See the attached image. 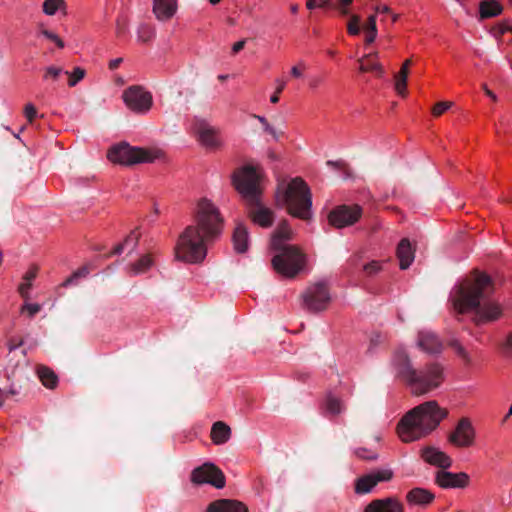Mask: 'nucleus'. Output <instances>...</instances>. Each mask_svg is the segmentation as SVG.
<instances>
[{
	"instance_id": "39",
	"label": "nucleus",
	"mask_w": 512,
	"mask_h": 512,
	"mask_svg": "<svg viewBox=\"0 0 512 512\" xmlns=\"http://www.w3.org/2000/svg\"><path fill=\"white\" fill-rule=\"evenodd\" d=\"M65 74L69 76L68 85L74 87L84 78L85 70L81 67H76L72 72L65 71Z\"/></svg>"
},
{
	"instance_id": "13",
	"label": "nucleus",
	"mask_w": 512,
	"mask_h": 512,
	"mask_svg": "<svg viewBox=\"0 0 512 512\" xmlns=\"http://www.w3.org/2000/svg\"><path fill=\"white\" fill-rule=\"evenodd\" d=\"M362 215V209L358 205H342L333 209L328 215L329 223L336 228H344L356 223Z\"/></svg>"
},
{
	"instance_id": "5",
	"label": "nucleus",
	"mask_w": 512,
	"mask_h": 512,
	"mask_svg": "<svg viewBox=\"0 0 512 512\" xmlns=\"http://www.w3.org/2000/svg\"><path fill=\"white\" fill-rule=\"evenodd\" d=\"M210 238L197 229L196 226H188L179 235L175 246V257L187 263H199L207 254V241Z\"/></svg>"
},
{
	"instance_id": "38",
	"label": "nucleus",
	"mask_w": 512,
	"mask_h": 512,
	"mask_svg": "<svg viewBox=\"0 0 512 512\" xmlns=\"http://www.w3.org/2000/svg\"><path fill=\"white\" fill-rule=\"evenodd\" d=\"M451 346L454 349L455 353L461 358L465 365H470L472 363L471 355L466 351V349L458 342H451Z\"/></svg>"
},
{
	"instance_id": "27",
	"label": "nucleus",
	"mask_w": 512,
	"mask_h": 512,
	"mask_svg": "<svg viewBox=\"0 0 512 512\" xmlns=\"http://www.w3.org/2000/svg\"><path fill=\"white\" fill-rule=\"evenodd\" d=\"M232 240L235 251L238 253H245L248 250L250 243L248 228L242 223L237 224Z\"/></svg>"
},
{
	"instance_id": "3",
	"label": "nucleus",
	"mask_w": 512,
	"mask_h": 512,
	"mask_svg": "<svg viewBox=\"0 0 512 512\" xmlns=\"http://www.w3.org/2000/svg\"><path fill=\"white\" fill-rule=\"evenodd\" d=\"M394 368L410 387L411 393L421 396L439 388L445 380L444 367L441 363L435 362L427 365L424 369H414L405 351H397L393 358Z\"/></svg>"
},
{
	"instance_id": "1",
	"label": "nucleus",
	"mask_w": 512,
	"mask_h": 512,
	"mask_svg": "<svg viewBox=\"0 0 512 512\" xmlns=\"http://www.w3.org/2000/svg\"><path fill=\"white\" fill-rule=\"evenodd\" d=\"M491 292V278L485 273H475L454 289V308L459 313L472 312L478 324L494 321L500 317L502 308L499 303L488 300Z\"/></svg>"
},
{
	"instance_id": "53",
	"label": "nucleus",
	"mask_w": 512,
	"mask_h": 512,
	"mask_svg": "<svg viewBox=\"0 0 512 512\" xmlns=\"http://www.w3.org/2000/svg\"><path fill=\"white\" fill-rule=\"evenodd\" d=\"M323 79L319 76H313L311 77L310 81H309V87L311 89H316L321 83H322Z\"/></svg>"
},
{
	"instance_id": "54",
	"label": "nucleus",
	"mask_w": 512,
	"mask_h": 512,
	"mask_svg": "<svg viewBox=\"0 0 512 512\" xmlns=\"http://www.w3.org/2000/svg\"><path fill=\"white\" fill-rule=\"evenodd\" d=\"M360 71L361 72H366V71H369V70H379L381 71L382 68H381V65L380 64H373L371 66H365L364 64H360V67H359Z\"/></svg>"
},
{
	"instance_id": "19",
	"label": "nucleus",
	"mask_w": 512,
	"mask_h": 512,
	"mask_svg": "<svg viewBox=\"0 0 512 512\" xmlns=\"http://www.w3.org/2000/svg\"><path fill=\"white\" fill-rule=\"evenodd\" d=\"M421 458L429 465L441 468L442 470L448 469L452 466L451 457L437 447H424L421 449Z\"/></svg>"
},
{
	"instance_id": "45",
	"label": "nucleus",
	"mask_w": 512,
	"mask_h": 512,
	"mask_svg": "<svg viewBox=\"0 0 512 512\" xmlns=\"http://www.w3.org/2000/svg\"><path fill=\"white\" fill-rule=\"evenodd\" d=\"M331 0H307L306 8L310 11L319 8H326L330 5Z\"/></svg>"
},
{
	"instance_id": "25",
	"label": "nucleus",
	"mask_w": 512,
	"mask_h": 512,
	"mask_svg": "<svg viewBox=\"0 0 512 512\" xmlns=\"http://www.w3.org/2000/svg\"><path fill=\"white\" fill-rule=\"evenodd\" d=\"M293 237V231L289 227V225L286 222H282L279 224V226L275 229V231L272 234L271 238V248L272 250L279 249L285 246L290 245L288 243L289 240H291Z\"/></svg>"
},
{
	"instance_id": "50",
	"label": "nucleus",
	"mask_w": 512,
	"mask_h": 512,
	"mask_svg": "<svg viewBox=\"0 0 512 512\" xmlns=\"http://www.w3.org/2000/svg\"><path fill=\"white\" fill-rule=\"evenodd\" d=\"M24 115L27 120L31 123L37 116V111L32 103H28L24 107Z\"/></svg>"
},
{
	"instance_id": "59",
	"label": "nucleus",
	"mask_w": 512,
	"mask_h": 512,
	"mask_svg": "<svg viewBox=\"0 0 512 512\" xmlns=\"http://www.w3.org/2000/svg\"><path fill=\"white\" fill-rule=\"evenodd\" d=\"M35 276H36L35 271L34 270H29L28 272H26V274H25L23 279H25V281L33 282V280L35 279Z\"/></svg>"
},
{
	"instance_id": "28",
	"label": "nucleus",
	"mask_w": 512,
	"mask_h": 512,
	"mask_svg": "<svg viewBox=\"0 0 512 512\" xmlns=\"http://www.w3.org/2000/svg\"><path fill=\"white\" fill-rule=\"evenodd\" d=\"M231 438V428L222 421H217L211 428V440L215 445H222Z\"/></svg>"
},
{
	"instance_id": "35",
	"label": "nucleus",
	"mask_w": 512,
	"mask_h": 512,
	"mask_svg": "<svg viewBox=\"0 0 512 512\" xmlns=\"http://www.w3.org/2000/svg\"><path fill=\"white\" fill-rule=\"evenodd\" d=\"M138 243V234L135 232H131L123 241V243L117 245L115 247L114 252L117 254H121L125 250L131 252L133 251Z\"/></svg>"
},
{
	"instance_id": "10",
	"label": "nucleus",
	"mask_w": 512,
	"mask_h": 512,
	"mask_svg": "<svg viewBox=\"0 0 512 512\" xmlns=\"http://www.w3.org/2000/svg\"><path fill=\"white\" fill-rule=\"evenodd\" d=\"M122 99L128 109L138 114L147 113L153 104L152 94L141 86L127 88Z\"/></svg>"
},
{
	"instance_id": "29",
	"label": "nucleus",
	"mask_w": 512,
	"mask_h": 512,
	"mask_svg": "<svg viewBox=\"0 0 512 512\" xmlns=\"http://www.w3.org/2000/svg\"><path fill=\"white\" fill-rule=\"evenodd\" d=\"M153 262L152 256L145 254L127 266V273L131 276L146 273L153 265Z\"/></svg>"
},
{
	"instance_id": "44",
	"label": "nucleus",
	"mask_w": 512,
	"mask_h": 512,
	"mask_svg": "<svg viewBox=\"0 0 512 512\" xmlns=\"http://www.w3.org/2000/svg\"><path fill=\"white\" fill-rule=\"evenodd\" d=\"M452 106L453 102L450 101L438 102L434 105L432 113L434 116H440L442 113L450 109Z\"/></svg>"
},
{
	"instance_id": "14",
	"label": "nucleus",
	"mask_w": 512,
	"mask_h": 512,
	"mask_svg": "<svg viewBox=\"0 0 512 512\" xmlns=\"http://www.w3.org/2000/svg\"><path fill=\"white\" fill-rule=\"evenodd\" d=\"M304 302L309 310H324L330 302V295L327 283L324 281L317 282L310 286L304 293Z\"/></svg>"
},
{
	"instance_id": "49",
	"label": "nucleus",
	"mask_w": 512,
	"mask_h": 512,
	"mask_svg": "<svg viewBox=\"0 0 512 512\" xmlns=\"http://www.w3.org/2000/svg\"><path fill=\"white\" fill-rule=\"evenodd\" d=\"M88 270L87 268L83 267L76 272H74L65 282L64 285H71L75 283L79 278H83L87 276Z\"/></svg>"
},
{
	"instance_id": "57",
	"label": "nucleus",
	"mask_w": 512,
	"mask_h": 512,
	"mask_svg": "<svg viewBox=\"0 0 512 512\" xmlns=\"http://www.w3.org/2000/svg\"><path fill=\"white\" fill-rule=\"evenodd\" d=\"M409 66H410V60H406L402 66H401V69L400 71L398 72L399 74L401 75H405L408 77V73H409Z\"/></svg>"
},
{
	"instance_id": "47",
	"label": "nucleus",
	"mask_w": 512,
	"mask_h": 512,
	"mask_svg": "<svg viewBox=\"0 0 512 512\" xmlns=\"http://www.w3.org/2000/svg\"><path fill=\"white\" fill-rule=\"evenodd\" d=\"M354 453L357 457L362 458V459L376 460L378 458V455L375 452L370 451L365 448L355 449Z\"/></svg>"
},
{
	"instance_id": "4",
	"label": "nucleus",
	"mask_w": 512,
	"mask_h": 512,
	"mask_svg": "<svg viewBox=\"0 0 512 512\" xmlns=\"http://www.w3.org/2000/svg\"><path fill=\"white\" fill-rule=\"evenodd\" d=\"M276 200L293 217L309 220L312 217V194L307 183L300 177L283 181L278 185Z\"/></svg>"
},
{
	"instance_id": "41",
	"label": "nucleus",
	"mask_w": 512,
	"mask_h": 512,
	"mask_svg": "<svg viewBox=\"0 0 512 512\" xmlns=\"http://www.w3.org/2000/svg\"><path fill=\"white\" fill-rule=\"evenodd\" d=\"M363 270L368 276L376 275L382 270V263L377 260H372L363 266Z\"/></svg>"
},
{
	"instance_id": "12",
	"label": "nucleus",
	"mask_w": 512,
	"mask_h": 512,
	"mask_svg": "<svg viewBox=\"0 0 512 512\" xmlns=\"http://www.w3.org/2000/svg\"><path fill=\"white\" fill-rule=\"evenodd\" d=\"M191 482L196 485L209 484L217 489H222L226 485V478L218 467L208 462L193 469Z\"/></svg>"
},
{
	"instance_id": "8",
	"label": "nucleus",
	"mask_w": 512,
	"mask_h": 512,
	"mask_svg": "<svg viewBox=\"0 0 512 512\" xmlns=\"http://www.w3.org/2000/svg\"><path fill=\"white\" fill-rule=\"evenodd\" d=\"M272 258L274 270L283 277L293 278L306 266L307 258L295 245L275 249Z\"/></svg>"
},
{
	"instance_id": "2",
	"label": "nucleus",
	"mask_w": 512,
	"mask_h": 512,
	"mask_svg": "<svg viewBox=\"0 0 512 512\" xmlns=\"http://www.w3.org/2000/svg\"><path fill=\"white\" fill-rule=\"evenodd\" d=\"M448 415L437 401L430 400L409 410L397 425L402 442L418 441L433 432Z\"/></svg>"
},
{
	"instance_id": "36",
	"label": "nucleus",
	"mask_w": 512,
	"mask_h": 512,
	"mask_svg": "<svg viewBox=\"0 0 512 512\" xmlns=\"http://www.w3.org/2000/svg\"><path fill=\"white\" fill-rule=\"evenodd\" d=\"M361 17L357 14H352L347 23V32L351 36L359 35L361 31L360 27Z\"/></svg>"
},
{
	"instance_id": "26",
	"label": "nucleus",
	"mask_w": 512,
	"mask_h": 512,
	"mask_svg": "<svg viewBox=\"0 0 512 512\" xmlns=\"http://www.w3.org/2000/svg\"><path fill=\"white\" fill-rule=\"evenodd\" d=\"M397 257L402 270L407 269L413 263L415 250L408 239H402L397 247Z\"/></svg>"
},
{
	"instance_id": "32",
	"label": "nucleus",
	"mask_w": 512,
	"mask_h": 512,
	"mask_svg": "<svg viewBox=\"0 0 512 512\" xmlns=\"http://www.w3.org/2000/svg\"><path fill=\"white\" fill-rule=\"evenodd\" d=\"M501 12L502 6L495 0L483 1L480 4V15L482 18L495 17Z\"/></svg>"
},
{
	"instance_id": "42",
	"label": "nucleus",
	"mask_w": 512,
	"mask_h": 512,
	"mask_svg": "<svg viewBox=\"0 0 512 512\" xmlns=\"http://www.w3.org/2000/svg\"><path fill=\"white\" fill-rule=\"evenodd\" d=\"M255 118L262 124L263 126V130L270 134L274 140H278L279 139V135L276 131V129L269 124V122L267 121V119L264 117V116H260V115H255Z\"/></svg>"
},
{
	"instance_id": "56",
	"label": "nucleus",
	"mask_w": 512,
	"mask_h": 512,
	"mask_svg": "<svg viewBox=\"0 0 512 512\" xmlns=\"http://www.w3.org/2000/svg\"><path fill=\"white\" fill-rule=\"evenodd\" d=\"M244 46H245L244 40L237 41L232 46V52L236 54V53L240 52L244 48Z\"/></svg>"
},
{
	"instance_id": "22",
	"label": "nucleus",
	"mask_w": 512,
	"mask_h": 512,
	"mask_svg": "<svg viewBox=\"0 0 512 512\" xmlns=\"http://www.w3.org/2000/svg\"><path fill=\"white\" fill-rule=\"evenodd\" d=\"M403 505L396 497H387L372 501L364 512H402Z\"/></svg>"
},
{
	"instance_id": "43",
	"label": "nucleus",
	"mask_w": 512,
	"mask_h": 512,
	"mask_svg": "<svg viewBox=\"0 0 512 512\" xmlns=\"http://www.w3.org/2000/svg\"><path fill=\"white\" fill-rule=\"evenodd\" d=\"M65 71L61 67L49 66L45 69L44 79L57 80Z\"/></svg>"
},
{
	"instance_id": "6",
	"label": "nucleus",
	"mask_w": 512,
	"mask_h": 512,
	"mask_svg": "<svg viewBox=\"0 0 512 512\" xmlns=\"http://www.w3.org/2000/svg\"><path fill=\"white\" fill-rule=\"evenodd\" d=\"M160 149L133 147L126 142L114 145L107 153L110 162L131 166L141 163H152L163 157Z\"/></svg>"
},
{
	"instance_id": "18",
	"label": "nucleus",
	"mask_w": 512,
	"mask_h": 512,
	"mask_svg": "<svg viewBox=\"0 0 512 512\" xmlns=\"http://www.w3.org/2000/svg\"><path fill=\"white\" fill-rule=\"evenodd\" d=\"M435 482L444 489L465 488L469 484V476L465 472L452 473L444 469L436 472Z\"/></svg>"
},
{
	"instance_id": "30",
	"label": "nucleus",
	"mask_w": 512,
	"mask_h": 512,
	"mask_svg": "<svg viewBox=\"0 0 512 512\" xmlns=\"http://www.w3.org/2000/svg\"><path fill=\"white\" fill-rule=\"evenodd\" d=\"M324 409L327 414L339 415L345 411L346 406L344 402L334 395H328L324 403Z\"/></svg>"
},
{
	"instance_id": "62",
	"label": "nucleus",
	"mask_w": 512,
	"mask_h": 512,
	"mask_svg": "<svg viewBox=\"0 0 512 512\" xmlns=\"http://www.w3.org/2000/svg\"><path fill=\"white\" fill-rule=\"evenodd\" d=\"M121 62H122V59H121V58H116V59H113V60H111V61H110L109 66H110V68H111V69H114V68H116V67H117Z\"/></svg>"
},
{
	"instance_id": "63",
	"label": "nucleus",
	"mask_w": 512,
	"mask_h": 512,
	"mask_svg": "<svg viewBox=\"0 0 512 512\" xmlns=\"http://www.w3.org/2000/svg\"><path fill=\"white\" fill-rule=\"evenodd\" d=\"M279 93L275 92L273 95H271L270 97V102L273 103V104H276L279 102Z\"/></svg>"
},
{
	"instance_id": "40",
	"label": "nucleus",
	"mask_w": 512,
	"mask_h": 512,
	"mask_svg": "<svg viewBox=\"0 0 512 512\" xmlns=\"http://www.w3.org/2000/svg\"><path fill=\"white\" fill-rule=\"evenodd\" d=\"M407 78V76L401 75L399 73L395 75L394 88L395 91L401 96L406 94Z\"/></svg>"
},
{
	"instance_id": "58",
	"label": "nucleus",
	"mask_w": 512,
	"mask_h": 512,
	"mask_svg": "<svg viewBox=\"0 0 512 512\" xmlns=\"http://www.w3.org/2000/svg\"><path fill=\"white\" fill-rule=\"evenodd\" d=\"M275 84H276L275 92H277V93H281L286 86V82L282 79H276Z\"/></svg>"
},
{
	"instance_id": "33",
	"label": "nucleus",
	"mask_w": 512,
	"mask_h": 512,
	"mask_svg": "<svg viewBox=\"0 0 512 512\" xmlns=\"http://www.w3.org/2000/svg\"><path fill=\"white\" fill-rule=\"evenodd\" d=\"M377 16L376 14H371L367 18V23L363 27L366 35H365V42L366 44H372L377 36H378V29H377Z\"/></svg>"
},
{
	"instance_id": "20",
	"label": "nucleus",
	"mask_w": 512,
	"mask_h": 512,
	"mask_svg": "<svg viewBox=\"0 0 512 512\" xmlns=\"http://www.w3.org/2000/svg\"><path fill=\"white\" fill-rule=\"evenodd\" d=\"M177 11L178 0H152V12L158 21H169Z\"/></svg>"
},
{
	"instance_id": "55",
	"label": "nucleus",
	"mask_w": 512,
	"mask_h": 512,
	"mask_svg": "<svg viewBox=\"0 0 512 512\" xmlns=\"http://www.w3.org/2000/svg\"><path fill=\"white\" fill-rule=\"evenodd\" d=\"M375 14L377 13H391V9L387 5H377L374 7Z\"/></svg>"
},
{
	"instance_id": "11",
	"label": "nucleus",
	"mask_w": 512,
	"mask_h": 512,
	"mask_svg": "<svg viewBox=\"0 0 512 512\" xmlns=\"http://www.w3.org/2000/svg\"><path fill=\"white\" fill-rule=\"evenodd\" d=\"M192 130L199 143L206 149L215 150L224 144L219 130L204 119L196 118Z\"/></svg>"
},
{
	"instance_id": "24",
	"label": "nucleus",
	"mask_w": 512,
	"mask_h": 512,
	"mask_svg": "<svg viewBox=\"0 0 512 512\" xmlns=\"http://www.w3.org/2000/svg\"><path fill=\"white\" fill-rule=\"evenodd\" d=\"M411 507L426 508L434 500V494L423 488H414L406 495Z\"/></svg>"
},
{
	"instance_id": "31",
	"label": "nucleus",
	"mask_w": 512,
	"mask_h": 512,
	"mask_svg": "<svg viewBox=\"0 0 512 512\" xmlns=\"http://www.w3.org/2000/svg\"><path fill=\"white\" fill-rule=\"evenodd\" d=\"M37 374L39 376L40 381L45 387L49 389H53L56 387L58 377L51 369L45 366H41L37 369Z\"/></svg>"
},
{
	"instance_id": "21",
	"label": "nucleus",
	"mask_w": 512,
	"mask_h": 512,
	"mask_svg": "<svg viewBox=\"0 0 512 512\" xmlns=\"http://www.w3.org/2000/svg\"><path fill=\"white\" fill-rule=\"evenodd\" d=\"M417 346L427 354H439L443 345L439 338L431 331L422 330L418 334Z\"/></svg>"
},
{
	"instance_id": "52",
	"label": "nucleus",
	"mask_w": 512,
	"mask_h": 512,
	"mask_svg": "<svg viewBox=\"0 0 512 512\" xmlns=\"http://www.w3.org/2000/svg\"><path fill=\"white\" fill-rule=\"evenodd\" d=\"M305 69L304 62H299L297 65L291 67L290 73L295 78H302L303 73L302 70Z\"/></svg>"
},
{
	"instance_id": "16",
	"label": "nucleus",
	"mask_w": 512,
	"mask_h": 512,
	"mask_svg": "<svg viewBox=\"0 0 512 512\" xmlns=\"http://www.w3.org/2000/svg\"><path fill=\"white\" fill-rule=\"evenodd\" d=\"M392 477L393 472L389 469L373 471L367 475L358 478L355 481V493H370L378 483L389 481L392 479Z\"/></svg>"
},
{
	"instance_id": "7",
	"label": "nucleus",
	"mask_w": 512,
	"mask_h": 512,
	"mask_svg": "<svg viewBox=\"0 0 512 512\" xmlns=\"http://www.w3.org/2000/svg\"><path fill=\"white\" fill-rule=\"evenodd\" d=\"M224 219L218 206L210 199H200L195 208V224L203 235L209 238L218 236L223 229Z\"/></svg>"
},
{
	"instance_id": "51",
	"label": "nucleus",
	"mask_w": 512,
	"mask_h": 512,
	"mask_svg": "<svg viewBox=\"0 0 512 512\" xmlns=\"http://www.w3.org/2000/svg\"><path fill=\"white\" fill-rule=\"evenodd\" d=\"M32 287V282L30 281H25V279H23V282L19 285V293L20 295L27 299L29 297V291Z\"/></svg>"
},
{
	"instance_id": "46",
	"label": "nucleus",
	"mask_w": 512,
	"mask_h": 512,
	"mask_svg": "<svg viewBox=\"0 0 512 512\" xmlns=\"http://www.w3.org/2000/svg\"><path fill=\"white\" fill-rule=\"evenodd\" d=\"M40 33H41V35H43L48 40L54 42L57 45L58 48H60V49L64 48V42L54 32L49 31V30H42Z\"/></svg>"
},
{
	"instance_id": "34",
	"label": "nucleus",
	"mask_w": 512,
	"mask_h": 512,
	"mask_svg": "<svg viewBox=\"0 0 512 512\" xmlns=\"http://www.w3.org/2000/svg\"><path fill=\"white\" fill-rule=\"evenodd\" d=\"M43 13L53 16L57 12H66V3L64 0H45L42 5Z\"/></svg>"
},
{
	"instance_id": "17",
	"label": "nucleus",
	"mask_w": 512,
	"mask_h": 512,
	"mask_svg": "<svg viewBox=\"0 0 512 512\" xmlns=\"http://www.w3.org/2000/svg\"><path fill=\"white\" fill-rule=\"evenodd\" d=\"M249 202L251 206L248 211V216L251 221L261 228L271 227L274 223L273 211L260 203L259 197H257L256 200Z\"/></svg>"
},
{
	"instance_id": "64",
	"label": "nucleus",
	"mask_w": 512,
	"mask_h": 512,
	"mask_svg": "<svg viewBox=\"0 0 512 512\" xmlns=\"http://www.w3.org/2000/svg\"><path fill=\"white\" fill-rule=\"evenodd\" d=\"M298 9H299V7H298L297 4H291L290 5V11H291L292 14H297L298 13Z\"/></svg>"
},
{
	"instance_id": "48",
	"label": "nucleus",
	"mask_w": 512,
	"mask_h": 512,
	"mask_svg": "<svg viewBox=\"0 0 512 512\" xmlns=\"http://www.w3.org/2000/svg\"><path fill=\"white\" fill-rule=\"evenodd\" d=\"M41 309V306L37 303H25L21 309L22 313H27L29 317H33Z\"/></svg>"
},
{
	"instance_id": "37",
	"label": "nucleus",
	"mask_w": 512,
	"mask_h": 512,
	"mask_svg": "<svg viewBox=\"0 0 512 512\" xmlns=\"http://www.w3.org/2000/svg\"><path fill=\"white\" fill-rule=\"evenodd\" d=\"M155 36V31L152 27L142 24L138 27L137 37L141 42H148Z\"/></svg>"
},
{
	"instance_id": "15",
	"label": "nucleus",
	"mask_w": 512,
	"mask_h": 512,
	"mask_svg": "<svg viewBox=\"0 0 512 512\" xmlns=\"http://www.w3.org/2000/svg\"><path fill=\"white\" fill-rule=\"evenodd\" d=\"M448 441L458 448L472 446L475 442V429L471 421L467 418H462L455 427V430L449 435Z\"/></svg>"
},
{
	"instance_id": "23",
	"label": "nucleus",
	"mask_w": 512,
	"mask_h": 512,
	"mask_svg": "<svg viewBox=\"0 0 512 512\" xmlns=\"http://www.w3.org/2000/svg\"><path fill=\"white\" fill-rule=\"evenodd\" d=\"M206 512H248V507L234 499H219L207 507Z\"/></svg>"
},
{
	"instance_id": "61",
	"label": "nucleus",
	"mask_w": 512,
	"mask_h": 512,
	"mask_svg": "<svg viewBox=\"0 0 512 512\" xmlns=\"http://www.w3.org/2000/svg\"><path fill=\"white\" fill-rule=\"evenodd\" d=\"M327 165L328 166H332L334 168H340V167L343 166V161H331L330 160V161L327 162Z\"/></svg>"
},
{
	"instance_id": "9",
	"label": "nucleus",
	"mask_w": 512,
	"mask_h": 512,
	"mask_svg": "<svg viewBox=\"0 0 512 512\" xmlns=\"http://www.w3.org/2000/svg\"><path fill=\"white\" fill-rule=\"evenodd\" d=\"M262 174V168L258 164L243 165L233 173V185L243 198L254 201L260 194Z\"/></svg>"
},
{
	"instance_id": "60",
	"label": "nucleus",
	"mask_w": 512,
	"mask_h": 512,
	"mask_svg": "<svg viewBox=\"0 0 512 512\" xmlns=\"http://www.w3.org/2000/svg\"><path fill=\"white\" fill-rule=\"evenodd\" d=\"M483 90L485 91L486 95L491 98L493 101L497 100V96L494 92H492L486 85L483 86Z\"/></svg>"
}]
</instances>
